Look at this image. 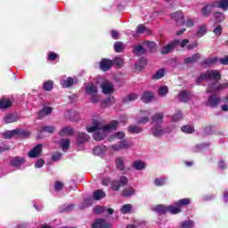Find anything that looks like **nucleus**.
<instances>
[{"mask_svg":"<svg viewBox=\"0 0 228 228\" xmlns=\"http://www.w3.org/2000/svg\"><path fill=\"white\" fill-rule=\"evenodd\" d=\"M118 126V121H112L109 125L102 124V121L94 120L93 122L92 126H87L86 131L87 133H94V139L96 142H101L104 140L106 137V134L110 133V131H115L117 129V126Z\"/></svg>","mask_w":228,"mask_h":228,"instance_id":"obj_1","label":"nucleus"},{"mask_svg":"<svg viewBox=\"0 0 228 228\" xmlns=\"http://www.w3.org/2000/svg\"><path fill=\"white\" fill-rule=\"evenodd\" d=\"M222 79V75L220 71L216 69L208 70L206 73L202 74L198 77L197 83H202V81H215V83H218Z\"/></svg>","mask_w":228,"mask_h":228,"instance_id":"obj_2","label":"nucleus"},{"mask_svg":"<svg viewBox=\"0 0 228 228\" xmlns=\"http://www.w3.org/2000/svg\"><path fill=\"white\" fill-rule=\"evenodd\" d=\"M86 94L89 95L90 97V102H93L94 104L99 102L101 101V97L99 96L97 87L94 86L93 84H90L86 88Z\"/></svg>","mask_w":228,"mask_h":228,"instance_id":"obj_3","label":"nucleus"},{"mask_svg":"<svg viewBox=\"0 0 228 228\" xmlns=\"http://www.w3.org/2000/svg\"><path fill=\"white\" fill-rule=\"evenodd\" d=\"M129 183V179L126 176H120L119 180H114L111 182L110 188L113 191H118L120 188H124Z\"/></svg>","mask_w":228,"mask_h":228,"instance_id":"obj_4","label":"nucleus"},{"mask_svg":"<svg viewBox=\"0 0 228 228\" xmlns=\"http://www.w3.org/2000/svg\"><path fill=\"white\" fill-rule=\"evenodd\" d=\"M19 134L20 136H29V132H26L24 130L20 129H14L11 131H6L3 134L4 138L6 140H10V138H13V136H17Z\"/></svg>","mask_w":228,"mask_h":228,"instance_id":"obj_5","label":"nucleus"},{"mask_svg":"<svg viewBox=\"0 0 228 228\" xmlns=\"http://www.w3.org/2000/svg\"><path fill=\"white\" fill-rule=\"evenodd\" d=\"M101 87L102 90V94H105V95H110L115 92V86H113V83L105 80L101 84Z\"/></svg>","mask_w":228,"mask_h":228,"instance_id":"obj_6","label":"nucleus"},{"mask_svg":"<svg viewBox=\"0 0 228 228\" xmlns=\"http://www.w3.org/2000/svg\"><path fill=\"white\" fill-rule=\"evenodd\" d=\"M225 88H228V84L224 83V84H216L215 82L214 84L210 85L208 89H207V94H213L215 92H220L222 90H225Z\"/></svg>","mask_w":228,"mask_h":228,"instance_id":"obj_7","label":"nucleus"},{"mask_svg":"<svg viewBox=\"0 0 228 228\" xmlns=\"http://www.w3.org/2000/svg\"><path fill=\"white\" fill-rule=\"evenodd\" d=\"M179 44V40H174L167 45L163 46L160 50L161 54H169V53H172L175 47H178Z\"/></svg>","mask_w":228,"mask_h":228,"instance_id":"obj_8","label":"nucleus"},{"mask_svg":"<svg viewBox=\"0 0 228 228\" xmlns=\"http://www.w3.org/2000/svg\"><path fill=\"white\" fill-rule=\"evenodd\" d=\"M171 18L173 20H175L176 26H184V15L183 14V12L177 11L176 12L172 13Z\"/></svg>","mask_w":228,"mask_h":228,"instance_id":"obj_9","label":"nucleus"},{"mask_svg":"<svg viewBox=\"0 0 228 228\" xmlns=\"http://www.w3.org/2000/svg\"><path fill=\"white\" fill-rule=\"evenodd\" d=\"M92 228H111V224L108 223L105 219H96L92 224Z\"/></svg>","mask_w":228,"mask_h":228,"instance_id":"obj_10","label":"nucleus"},{"mask_svg":"<svg viewBox=\"0 0 228 228\" xmlns=\"http://www.w3.org/2000/svg\"><path fill=\"white\" fill-rule=\"evenodd\" d=\"M164 118L165 115L163 113L157 112L151 117V124H153V126H161Z\"/></svg>","mask_w":228,"mask_h":228,"instance_id":"obj_11","label":"nucleus"},{"mask_svg":"<svg viewBox=\"0 0 228 228\" xmlns=\"http://www.w3.org/2000/svg\"><path fill=\"white\" fill-rule=\"evenodd\" d=\"M112 66H113V61L110 59H102L100 61V69L103 70V72H107V70H110Z\"/></svg>","mask_w":228,"mask_h":228,"instance_id":"obj_12","label":"nucleus"},{"mask_svg":"<svg viewBox=\"0 0 228 228\" xmlns=\"http://www.w3.org/2000/svg\"><path fill=\"white\" fill-rule=\"evenodd\" d=\"M142 117L137 118V124H147L149 117H151V110H141Z\"/></svg>","mask_w":228,"mask_h":228,"instance_id":"obj_13","label":"nucleus"},{"mask_svg":"<svg viewBox=\"0 0 228 228\" xmlns=\"http://www.w3.org/2000/svg\"><path fill=\"white\" fill-rule=\"evenodd\" d=\"M88 140H90V135H88V134H85L83 132H79L77 134V143H78V145L86 143V142H88Z\"/></svg>","mask_w":228,"mask_h":228,"instance_id":"obj_14","label":"nucleus"},{"mask_svg":"<svg viewBox=\"0 0 228 228\" xmlns=\"http://www.w3.org/2000/svg\"><path fill=\"white\" fill-rule=\"evenodd\" d=\"M151 134H153V136H156L158 138L165 134V130H163L161 125H154V126L151 128Z\"/></svg>","mask_w":228,"mask_h":228,"instance_id":"obj_15","label":"nucleus"},{"mask_svg":"<svg viewBox=\"0 0 228 228\" xmlns=\"http://www.w3.org/2000/svg\"><path fill=\"white\" fill-rule=\"evenodd\" d=\"M42 154V144H37L36 147H34L29 152L28 157L29 158H38Z\"/></svg>","mask_w":228,"mask_h":228,"instance_id":"obj_16","label":"nucleus"},{"mask_svg":"<svg viewBox=\"0 0 228 228\" xmlns=\"http://www.w3.org/2000/svg\"><path fill=\"white\" fill-rule=\"evenodd\" d=\"M213 8H216V6H215V3L204 6L201 9V14L203 15V17H209V15H211V12H213Z\"/></svg>","mask_w":228,"mask_h":228,"instance_id":"obj_17","label":"nucleus"},{"mask_svg":"<svg viewBox=\"0 0 228 228\" xmlns=\"http://www.w3.org/2000/svg\"><path fill=\"white\" fill-rule=\"evenodd\" d=\"M200 53H194L191 57H187L184 59V63L185 65H191L197 61V60H200Z\"/></svg>","mask_w":228,"mask_h":228,"instance_id":"obj_18","label":"nucleus"},{"mask_svg":"<svg viewBox=\"0 0 228 228\" xmlns=\"http://www.w3.org/2000/svg\"><path fill=\"white\" fill-rule=\"evenodd\" d=\"M59 134L60 136H72V134H74V129L70 126L63 127Z\"/></svg>","mask_w":228,"mask_h":228,"instance_id":"obj_19","label":"nucleus"},{"mask_svg":"<svg viewBox=\"0 0 228 228\" xmlns=\"http://www.w3.org/2000/svg\"><path fill=\"white\" fill-rule=\"evenodd\" d=\"M178 99H179L180 102H188V101H190V99H191L190 93H188L186 91L180 92L178 94Z\"/></svg>","mask_w":228,"mask_h":228,"instance_id":"obj_20","label":"nucleus"},{"mask_svg":"<svg viewBox=\"0 0 228 228\" xmlns=\"http://www.w3.org/2000/svg\"><path fill=\"white\" fill-rule=\"evenodd\" d=\"M104 152H106V146H95L93 149L94 156H104Z\"/></svg>","mask_w":228,"mask_h":228,"instance_id":"obj_21","label":"nucleus"},{"mask_svg":"<svg viewBox=\"0 0 228 228\" xmlns=\"http://www.w3.org/2000/svg\"><path fill=\"white\" fill-rule=\"evenodd\" d=\"M220 103V99L216 97V95H212L208 98V106H211V108H215L216 106H218Z\"/></svg>","mask_w":228,"mask_h":228,"instance_id":"obj_22","label":"nucleus"},{"mask_svg":"<svg viewBox=\"0 0 228 228\" xmlns=\"http://www.w3.org/2000/svg\"><path fill=\"white\" fill-rule=\"evenodd\" d=\"M141 99L143 102H151L154 99V94L149 91L144 92Z\"/></svg>","mask_w":228,"mask_h":228,"instance_id":"obj_23","label":"nucleus"},{"mask_svg":"<svg viewBox=\"0 0 228 228\" xmlns=\"http://www.w3.org/2000/svg\"><path fill=\"white\" fill-rule=\"evenodd\" d=\"M147 67V59L141 58L136 63H135V69L137 70H143Z\"/></svg>","mask_w":228,"mask_h":228,"instance_id":"obj_24","label":"nucleus"},{"mask_svg":"<svg viewBox=\"0 0 228 228\" xmlns=\"http://www.w3.org/2000/svg\"><path fill=\"white\" fill-rule=\"evenodd\" d=\"M4 120L5 124H12V122H17L19 120V117L15 114H7L4 118Z\"/></svg>","mask_w":228,"mask_h":228,"instance_id":"obj_25","label":"nucleus"},{"mask_svg":"<svg viewBox=\"0 0 228 228\" xmlns=\"http://www.w3.org/2000/svg\"><path fill=\"white\" fill-rule=\"evenodd\" d=\"M12 106V101L3 98L0 100V110H8V108H11Z\"/></svg>","mask_w":228,"mask_h":228,"instance_id":"obj_26","label":"nucleus"},{"mask_svg":"<svg viewBox=\"0 0 228 228\" xmlns=\"http://www.w3.org/2000/svg\"><path fill=\"white\" fill-rule=\"evenodd\" d=\"M53 113V108L45 107L42 110L39 111L38 117L39 118H44V117H47V115H51Z\"/></svg>","mask_w":228,"mask_h":228,"instance_id":"obj_27","label":"nucleus"},{"mask_svg":"<svg viewBox=\"0 0 228 228\" xmlns=\"http://www.w3.org/2000/svg\"><path fill=\"white\" fill-rule=\"evenodd\" d=\"M216 8H222V10H228V0H220L214 3Z\"/></svg>","mask_w":228,"mask_h":228,"instance_id":"obj_28","label":"nucleus"},{"mask_svg":"<svg viewBox=\"0 0 228 228\" xmlns=\"http://www.w3.org/2000/svg\"><path fill=\"white\" fill-rule=\"evenodd\" d=\"M61 85L62 88H69L74 85V78L68 77L66 80H61Z\"/></svg>","mask_w":228,"mask_h":228,"instance_id":"obj_29","label":"nucleus"},{"mask_svg":"<svg viewBox=\"0 0 228 228\" xmlns=\"http://www.w3.org/2000/svg\"><path fill=\"white\" fill-rule=\"evenodd\" d=\"M145 53H147V50H145L142 45H136L134 47V54L136 56H142V54H145Z\"/></svg>","mask_w":228,"mask_h":228,"instance_id":"obj_30","label":"nucleus"},{"mask_svg":"<svg viewBox=\"0 0 228 228\" xmlns=\"http://www.w3.org/2000/svg\"><path fill=\"white\" fill-rule=\"evenodd\" d=\"M116 167L118 170H126V164L124 163V158L119 157L116 159Z\"/></svg>","mask_w":228,"mask_h":228,"instance_id":"obj_31","label":"nucleus"},{"mask_svg":"<svg viewBox=\"0 0 228 228\" xmlns=\"http://www.w3.org/2000/svg\"><path fill=\"white\" fill-rule=\"evenodd\" d=\"M93 197L94 200H101V199H104V197H106V193L102 190H98L94 192Z\"/></svg>","mask_w":228,"mask_h":228,"instance_id":"obj_32","label":"nucleus"},{"mask_svg":"<svg viewBox=\"0 0 228 228\" xmlns=\"http://www.w3.org/2000/svg\"><path fill=\"white\" fill-rule=\"evenodd\" d=\"M136 193V191L133 187H128L123 190L122 195L123 197H132V195H134Z\"/></svg>","mask_w":228,"mask_h":228,"instance_id":"obj_33","label":"nucleus"},{"mask_svg":"<svg viewBox=\"0 0 228 228\" xmlns=\"http://www.w3.org/2000/svg\"><path fill=\"white\" fill-rule=\"evenodd\" d=\"M136 99H138V94H130L123 98V102H133L134 101H136Z\"/></svg>","mask_w":228,"mask_h":228,"instance_id":"obj_34","label":"nucleus"},{"mask_svg":"<svg viewBox=\"0 0 228 228\" xmlns=\"http://www.w3.org/2000/svg\"><path fill=\"white\" fill-rule=\"evenodd\" d=\"M142 127L138 126L131 125L128 126V133L138 134L139 133H142Z\"/></svg>","mask_w":228,"mask_h":228,"instance_id":"obj_35","label":"nucleus"},{"mask_svg":"<svg viewBox=\"0 0 228 228\" xmlns=\"http://www.w3.org/2000/svg\"><path fill=\"white\" fill-rule=\"evenodd\" d=\"M167 211L169 213H171L172 215H177V214L181 213V207L177 206V205H175V207L169 206V207H167Z\"/></svg>","mask_w":228,"mask_h":228,"instance_id":"obj_36","label":"nucleus"},{"mask_svg":"<svg viewBox=\"0 0 228 228\" xmlns=\"http://www.w3.org/2000/svg\"><path fill=\"white\" fill-rule=\"evenodd\" d=\"M60 143L62 151H69V148L70 147V140L61 139Z\"/></svg>","mask_w":228,"mask_h":228,"instance_id":"obj_37","label":"nucleus"},{"mask_svg":"<svg viewBox=\"0 0 228 228\" xmlns=\"http://www.w3.org/2000/svg\"><path fill=\"white\" fill-rule=\"evenodd\" d=\"M126 48V45H124L122 44V42H119V41H117L115 44H114V51L116 53H122V51H124V49Z\"/></svg>","mask_w":228,"mask_h":228,"instance_id":"obj_38","label":"nucleus"},{"mask_svg":"<svg viewBox=\"0 0 228 228\" xmlns=\"http://www.w3.org/2000/svg\"><path fill=\"white\" fill-rule=\"evenodd\" d=\"M24 164V159L20 157H17L12 160L11 165L12 167H20V165Z\"/></svg>","mask_w":228,"mask_h":228,"instance_id":"obj_39","label":"nucleus"},{"mask_svg":"<svg viewBox=\"0 0 228 228\" xmlns=\"http://www.w3.org/2000/svg\"><path fill=\"white\" fill-rule=\"evenodd\" d=\"M133 167L135 170H143L145 168V162L138 160L134 162Z\"/></svg>","mask_w":228,"mask_h":228,"instance_id":"obj_40","label":"nucleus"},{"mask_svg":"<svg viewBox=\"0 0 228 228\" xmlns=\"http://www.w3.org/2000/svg\"><path fill=\"white\" fill-rule=\"evenodd\" d=\"M191 200L188 198L182 199L175 203V206H179L180 208L182 206H188Z\"/></svg>","mask_w":228,"mask_h":228,"instance_id":"obj_41","label":"nucleus"},{"mask_svg":"<svg viewBox=\"0 0 228 228\" xmlns=\"http://www.w3.org/2000/svg\"><path fill=\"white\" fill-rule=\"evenodd\" d=\"M158 94L160 97H165L167 94H168V86H162L159 88Z\"/></svg>","mask_w":228,"mask_h":228,"instance_id":"obj_42","label":"nucleus"},{"mask_svg":"<svg viewBox=\"0 0 228 228\" xmlns=\"http://www.w3.org/2000/svg\"><path fill=\"white\" fill-rule=\"evenodd\" d=\"M183 133H187L188 134H191V133H195V128L190 125H185L182 126Z\"/></svg>","mask_w":228,"mask_h":228,"instance_id":"obj_43","label":"nucleus"},{"mask_svg":"<svg viewBox=\"0 0 228 228\" xmlns=\"http://www.w3.org/2000/svg\"><path fill=\"white\" fill-rule=\"evenodd\" d=\"M132 208L133 207L131 206V204H126L122 206L120 211L123 215H127V213H131Z\"/></svg>","mask_w":228,"mask_h":228,"instance_id":"obj_44","label":"nucleus"},{"mask_svg":"<svg viewBox=\"0 0 228 228\" xmlns=\"http://www.w3.org/2000/svg\"><path fill=\"white\" fill-rule=\"evenodd\" d=\"M154 211H157V213H160V214L167 213L168 212V207L159 205L154 208Z\"/></svg>","mask_w":228,"mask_h":228,"instance_id":"obj_45","label":"nucleus"},{"mask_svg":"<svg viewBox=\"0 0 228 228\" xmlns=\"http://www.w3.org/2000/svg\"><path fill=\"white\" fill-rule=\"evenodd\" d=\"M161 77H165V69H159L153 76L152 79H161Z\"/></svg>","mask_w":228,"mask_h":228,"instance_id":"obj_46","label":"nucleus"},{"mask_svg":"<svg viewBox=\"0 0 228 228\" xmlns=\"http://www.w3.org/2000/svg\"><path fill=\"white\" fill-rule=\"evenodd\" d=\"M216 62H218L217 57H210L204 61V64L208 66L215 65Z\"/></svg>","mask_w":228,"mask_h":228,"instance_id":"obj_47","label":"nucleus"},{"mask_svg":"<svg viewBox=\"0 0 228 228\" xmlns=\"http://www.w3.org/2000/svg\"><path fill=\"white\" fill-rule=\"evenodd\" d=\"M41 131L43 133L53 134L54 133V131H56V128L53 126H43Z\"/></svg>","mask_w":228,"mask_h":228,"instance_id":"obj_48","label":"nucleus"},{"mask_svg":"<svg viewBox=\"0 0 228 228\" xmlns=\"http://www.w3.org/2000/svg\"><path fill=\"white\" fill-rule=\"evenodd\" d=\"M53 83L52 80L46 81L44 83L43 88L46 92H51V90H53Z\"/></svg>","mask_w":228,"mask_h":228,"instance_id":"obj_49","label":"nucleus"},{"mask_svg":"<svg viewBox=\"0 0 228 228\" xmlns=\"http://www.w3.org/2000/svg\"><path fill=\"white\" fill-rule=\"evenodd\" d=\"M208 32V28L206 27V25H201L200 28H199V30H198V37H204V34Z\"/></svg>","mask_w":228,"mask_h":228,"instance_id":"obj_50","label":"nucleus"},{"mask_svg":"<svg viewBox=\"0 0 228 228\" xmlns=\"http://www.w3.org/2000/svg\"><path fill=\"white\" fill-rule=\"evenodd\" d=\"M119 147H120L121 151H124L126 149H129V147H131V144L129 142H127V141L123 140L120 142Z\"/></svg>","mask_w":228,"mask_h":228,"instance_id":"obj_51","label":"nucleus"},{"mask_svg":"<svg viewBox=\"0 0 228 228\" xmlns=\"http://www.w3.org/2000/svg\"><path fill=\"white\" fill-rule=\"evenodd\" d=\"M214 17L216 20V22H222L224 20V17L222 12H215Z\"/></svg>","mask_w":228,"mask_h":228,"instance_id":"obj_52","label":"nucleus"},{"mask_svg":"<svg viewBox=\"0 0 228 228\" xmlns=\"http://www.w3.org/2000/svg\"><path fill=\"white\" fill-rule=\"evenodd\" d=\"M63 186H64L63 183L60 181L55 182V184H54L55 191H61V190H63Z\"/></svg>","mask_w":228,"mask_h":228,"instance_id":"obj_53","label":"nucleus"},{"mask_svg":"<svg viewBox=\"0 0 228 228\" xmlns=\"http://www.w3.org/2000/svg\"><path fill=\"white\" fill-rule=\"evenodd\" d=\"M193 227V222L187 220L182 223V228H191Z\"/></svg>","mask_w":228,"mask_h":228,"instance_id":"obj_54","label":"nucleus"},{"mask_svg":"<svg viewBox=\"0 0 228 228\" xmlns=\"http://www.w3.org/2000/svg\"><path fill=\"white\" fill-rule=\"evenodd\" d=\"M181 118H183V113H181V111L176 112V113L173 116V120H174V122H177L178 120H181Z\"/></svg>","mask_w":228,"mask_h":228,"instance_id":"obj_55","label":"nucleus"},{"mask_svg":"<svg viewBox=\"0 0 228 228\" xmlns=\"http://www.w3.org/2000/svg\"><path fill=\"white\" fill-rule=\"evenodd\" d=\"M223 28L222 26H217L214 28V33L215 35H216L217 37H220V35H222V31H223Z\"/></svg>","mask_w":228,"mask_h":228,"instance_id":"obj_56","label":"nucleus"},{"mask_svg":"<svg viewBox=\"0 0 228 228\" xmlns=\"http://www.w3.org/2000/svg\"><path fill=\"white\" fill-rule=\"evenodd\" d=\"M184 26L186 28H192V26H195V23L191 19H187L185 21H183Z\"/></svg>","mask_w":228,"mask_h":228,"instance_id":"obj_57","label":"nucleus"},{"mask_svg":"<svg viewBox=\"0 0 228 228\" xmlns=\"http://www.w3.org/2000/svg\"><path fill=\"white\" fill-rule=\"evenodd\" d=\"M155 184L156 186H163L165 184V178H156Z\"/></svg>","mask_w":228,"mask_h":228,"instance_id":"obj_58","label":"nucleus"},{"mask_svg":"<svg viewBox=\"0 0 228 228\" xmlns=\"http://www.w3.org/2000/svg\"><path fill=\"white\" fill-rule=\"evenodd\" d=\"M113 61V63L118 65V67L122 66V63H124V60H122V58H120V57L115 58L114 61Z\"/></svg>","mask_w":228,"mask_h":228,"instance_id":"obj_59","label":"nucleus"},{"mask_svg":"<svg viewBox=\"0 0 228 228\" xmlns=\"http://www.w3.org/2000/svg\"><path fill=\"white\" fill-rule=\"evenodd\" d=\"M145 45L148 47V49L150 51H152V49H154V47H156V43H154L152 41H148L145 43Z\"/></svg>","mask_w":228,"mask_h":228,"instance_id":"obj_60","label":"nucleus"},{"mask_svg":"<svg viewBox=\"0 0 228 228\" xmlns=\"http://www.w3.org/2000/svg\"><path fill=\"white\" fill-rule=\"evenodd\" d=\"M94 213H106V208L105 207H96L94 208Z\"/></svg>","mask_w":228,"mask_h":228,"instance_id":"obj_61","label":"nucleus"},{"mask_svg":"<svg viewBox=\"0 0 228 228\" xmlns=\"http://www.w3.org/2000/svg\"><path fill=\"white\" fill-rule=\"evenodd\" d=\"M60 158H61V153L60 152H55L53 153V155L52 156V159L53 161H59Z\"/></svg>","mask_w":228,"mask_h":228,"instance_id":"obj_62","label":"nucleus"},{"mask_svg":"<svg viewBox=\"0 0 228 228\" xmlns=\"http://www.w3.org/2000/svg\"><path fill=\"white\" fill-rule=\"evenodd\" d=\"M145 26H143V25H139L138 27H137V28H136V31H137V33H139V34H142V33H145Z\"/></svg>","mask_w":228,"mask_h":228,"instance_id":"obj_63","label":"nucleus"},{"mask_svg":"<svg viewBox=\"0 0 228 228\" xmlns=\"http://www.w3.org/2000/svg\"><path fill=\"white\" fill-rule=\"evenodd\" d=\"M219 63H221V65H228V56L220 59Z\"/></svg>","mask_w":228,"mask_h":228,"instance_id":"obj_64","label":"nucleus"}]
</instances>
